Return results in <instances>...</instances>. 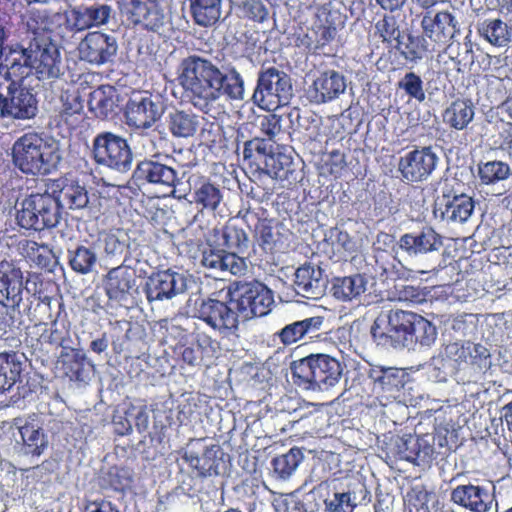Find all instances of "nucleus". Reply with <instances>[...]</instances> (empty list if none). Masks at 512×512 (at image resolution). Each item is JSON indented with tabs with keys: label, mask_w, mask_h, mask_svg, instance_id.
I'll return each instance as SVG.
<instances>
[{
	"label": "nucleus",
	"mask_w": 512,
	"mask_h": 512,
	"mask_svg": "<svg viewBox=\"0 0 512 512\" xmlns=\"http://www.w3.org/2000/svg\"><path fill=\"white\" fill-rule=\"evenodd\" d=\"M178 81L190 103L204 113H209L221 97L245 100L244 78L232 62L188 56L181 61Z\"/></svg>",
	"instance_id": "nucleus-1"
},
{
	"label": "nucleus",
	"mask_w": 512,
	"mask_h": 512,
	"mask_svg": "<svg viewBox=\"0 0 512 512\" xmlns=\"http://www.w3.org/2000/svg\"><path fill=\"white\" fill-rule=\"evenodd\" d=\"M219 245H208L202 252L201 264L215 274L243 276L248 265L242 256L249 244L247 233L233 224L224 226L220 232Z\"/></svg>",
	"instance_id": "nucleus-2"
},
{
	"label": "nucleus",
	"mask_w": 512,
	"mask_h": 512,
	"mask_svg": "<svg viewBox=\"0 0 512 512\" xmlns=\"http://www.w3.org/2000/svg\"><path fill=\"white\" fill-rule=\"evenodd\" d=\"M293 383L300 389L326 392L342 378V364L328 354H310L290 364Z\"/></svg>",
	"instance_id": "nucleus-3"
},
{
	"label": "nucleus",
	"mask_w": 512,
	"mask_h": 512,
	"mask_svg": "<svg viewBox=\"0 0 512 512\" xmlns=\"http://www.w3.org/2000/svg\"><path fill=\"white\" fill-rule=\"evenodd\" d=\"M184 176L185 172H180L162 161L159 155H153L136 163L131 180L139 188L153 186L161 190L164 195L181 200L191 192V187L183 182Z\"/></svg>",
	"instance_id": "nucleus-4"
},
{
	"label": "nucleus",
	"mask_w": 512,
	"mask_h": 512,
	"mask_svg": "<svg viewBox=\"0 0 512 512\" xmlns=\"http://www.w3.org/2000/svg\"><path fill=\"white\" fill-rule=\"evenodd\" d=\"M16 223L25 230L43 231L56 227L62 217L56 190L32 191L15 205Z\"/></svg>",
	"instance_id": "nucleus-5"
},
{
	"label": "nucleus",
	"mask_w": 512,
	"mask_h": 512,
	"mask_svg": "<svg viewBox=\"0 0 512 512\" xmlns=\"http://www.w3.org/2000/svg\"><path fill=\"white\" fill-rule=\"evenodd\" d=\"M12 162L21 172L28 175H46L50 173L55 160L53 144L42 135L29 132L20 136L12 145Z\"/></svg>",
	"instance_id": "nucleus-6"
},
{
	"label": "nucleus",
	"mask_w": 512,
	"mask_h": 512,
	"mask_svg": "<svg viewBox=\"0 0 512 512\" xmlns=\"http://www.w3.org/2000/svg\"><path fill=\"white\" fill-rule=\"evenodd\" d=\"M367 376L372 384L373 393L383 405L397 402L407 407L415 404L411 394L413 383L409 373L404 369L371 365Z\"/></svg>",
	"instance_id": "nucleus-7"
},
{
	"label": "nucleus",
	"mask_w": 512,
	"mask_h": 512,
	"mask_svg": "<svg viewBox=\"0 0 512 512\" xmlns=\"http://www.w3.org/2000/svg\"><path fill=\"white\" fill-rule=\"evenodd\" d=\"M293 97L290 75L276 67H261L257 73L252 101L259 108L271 111L287 105Z\"/></svg>",
	"instance_id": "nucleus-8"
},
{
	"label": "nucleus",
	"mask_w": 512,
	"mask_h": 512,
	"mask_svg": "<svg viewBox=\"0 0 512 512\" xmlns=\"http://www.w3.org/2000/svg\"><path fill=\"white\" fill-rule=\"evenodd\" d=\"M194 317L223 338L236 335L242 318L233 296L227 294L225 300L209 297L196 301Z\"/></svg>",
	"instance_id": "nucleus-9"
},
{
	"label": "nucleus",
	"mask_w": 512,
	"mask_h": 512,
	"mask_svg": "<svg viewBox=\"0 0 512 512\" xmlns=\"http://www.w3.org/2000/svg\"><path fill=\"white\" fill-rule=\"evenodd\" d=\"M413 316L414 312L399 309L381 312L371 327L374 342L385 349H405L412 341Z\"/></svg>",
	"instance_id": "nucleus-10"
},
{
	"label": "nucleus",
	"mask_w": 512,
	"mask_h": 512,
	"mask_svg": "<svg viewBox=\"0 0 512 512\" xmlns=\"http://www.w3.org/2000/svg\"><path fill=\"white\" fill-rule=\"evenodd\" d=\"M122 16L135 27L158 35L169 30L171 21L162 0H117Z\"/></svg>",
	"instance_id": "nucleus-11"
},
{
	"label": "nucleus",
	"mask_w": 512,
	"mask_h": 512,
	"mask_svg": "<svg viewBox=\"0 0 512 512\" xmlns=\"http://www.w3.org/2000/svg\"><path fill=\"white\" fill-rule=\"evenodd\" d=\"M91 156L97 165L118 173L132 168L133 152L127 139L111 131H102L93 138Z\"/></svg>",
	"instance_id": "nucleus-12"
},
{
	"label": "nucleus",
	"mask_w": 512,
	"mask_h": 512,
	"mask_svg": "<svg viewBox=\"0 0 512 512\" xmlns=\"http://www.w3.org/2000/svg\"><path fill=\"white\" fill-rule=\"evenodd\" d=\"M227 295L233 296L243 319L265 316L274 304L272 290L257 280L233 282L228 286Z\"/></svg>",
	"instance_id": "nucleus-13"
},
{
	"label": "nucleus",
	"mask_w": 512,
	"mask_h": 512,
	"mask_svg": "<svg viewBox=\"0 0 512 512\" xmlns=\"http://www.w3.org/2000/svg\"><path fill=\"white\" fill-rule=\"evenodd\" d=\"M293 159L289 154L275 150L253 180L255 186L251 187L248 196L258 203L270 199L275 190V181L295 180L293 178Z\"/></svg>",
	"instance_id": "nucleus-14"
},
{
	"label": "nucleus",
	"mask_w": 512,
	"mask_h": 512,
	"mask_svg": "<svg viewBox=\"0 0 512 512\" xmlns=\"http://www.w3.org/2000/svg\"><path fill=\"white\" fill-rule=\"evenodd\" d=\"M434 443L435 437L429 433L392 437L388 444L387 457L405 460L417 466H427L434 458Z\"/></svg>",
	"instance_id": "nucleus-15"
},
{
	"label": "nucleus",
	"mask_w": 512,
	"mask_h": 512,
	"mask_svg": "<svg viewBox=\"0 0 512 512\" xmlns=\"http://www.w3.org/2000/svg\"><path fill=\"white\" fill-rule=\"evenodd\" d=\"M440 157L432 146L416 147L399 158L397 171L404 183H423L436 170Z\"/></svg>",
	"instance_id": "nucleus-16"
},
{
	"label": "nucleus",
	"mask_w": 512,
	"mask_h": 512,
	"mask_svg": "<svg viewBox=\"0 0 512 512\" xmlns=\"http://www.w3.org/2000/svg\"><path fill=\"white\" fill-rule=\"evenodd\" d=\"M64 17L70 31L82 32L109 24L115 18V11L107 3L92 2L71 6Z\"/></svg>",
	"instance_id": "nucleus-17"
},
{
	"label": "nucleus",
	"mask_w": 512,
	"mask_h": 512,
	"mask_svg": "<svg viewBox=\"0 0 512 512\" xmlns=\"http://www.w3.org/2000/svg\"><path fill=\"white\" fill-rule=\"evenodd\" d=\"M165 112V103L161 95L148 92L136 93L126 105V118L130 126L149 129Z\"/></svg>",
	"instance_id": "nucleus-18"
},
{
	"label": "nucleus",
	"mask_w": 512,
	"mask_h": 512,
	"mask_svg": "<svg viewBox=\"0 0 512 512\" xmlns=\"http://www.w3.org/2000/svg\"><path fill=\"white\" fill-rule=\"evenodd\" d=\"M187 277L185 274L172 269L153 272L147 277L144 293L147 301L163 302L184 294L187 291Z\"/></svg>",
	"instance_id": "nucleus-19"
},
{
	"label": "nucleus",
	"mask_w": 512,
	"mask_h": 512,
	"mask_svg": "<svg viewBox=\"0 0 512 512\" xmlns=\"http://www.w3.org/2000/svg\"><path fill=\"white\" fill-rule=\"evenodd\" d=\"M328 283L327 264L322 262H305L294 272V290L303 298H321L326 292Z\"/></svg>",
	"instance_id": "nucleus-20"
},
{
	"label": "nucleus",
	"mask_w": 512,
	"mask_h": 512,
	"mask_svg": "<svg viewBox=\"0 0 512 512\" xmlns=\"http://www.w3.org/2000/svg\"><path fill=\"white\" fill-rule=\"evenodd\" d=\"M474 199L464 193H454L444 190L441 197L435 201L434 216L447 224H464L473 215Z\"/></svg>",
	"instance_id": "nucleus-21"
},
{
	"label": "nucleus",
	"mask_w": 512,
	"mask_h": 512,
	"mask_svg": "<svg viewBox=\"0 0 512 512\" xmlns=\"http://www.w3.org/2000/svg\"><path fill=\"white\" fill-rule=\"evenodd\" d=\"M104 288L110 301L121 306H126L131 302L138 288L132 263H124L111 268L105 276Z\"/></svg>",
	"instance_id": "nucleus-22"
},
{
	"label": "nucleus",
	"mask_w": 512,
	"mask_h": 512,
	"mask_svg": "<svg viewBox=\"0 0 512 512\" xmlns=\"http://www.w3.org/2000/svg\"><path fill=\"white\" fill-rule=\"evenodd\" d=\"M220 447L205 445L204 439H193L184 450L182 459L202 478L218 475L221 462Z\"/></svg>",
	"instance_id": "nucleus-23"
},
{
	"label": "nucleus",
	"mask_w": 512,
	"mask_h": 512,
	"mask_svg": "<svg viewBox=\"0 0 512 512\" xmlns=\"http://www.w3.org/2000/svg\"><path fill=\"white\" fill-rule=\"evenodd\" d=\"M420 27L426 38L437 47L449 45L456 33L460 31L458 21L448 11L435 14L425 12L421 17Z\"/></svg>",
	"instance_id": "nucleus-24"
},
{
	"label": "nucleus",
	"mask_w": 512,
	"mask_h": 512,
	"mask_svg": "<svg viewBox=\"0 0 512 512\" xmlns=\"http://www.w3.org/2000/svg\"><path fill=\"white\" fill-rule=\"evenodd\" d=\"M67 71L58 46L54 43L35 44L33 72L41 81L61 80Z\"/></svg>",
	"instance_id": "nucleus-25"
},
{
	"label": "nucleus",
	"mask_w": 512,
	"mask_h": 512,
	"mask_svg": "<svg viewBox=\"0 0 512 512\" xmlns=\"http://www.w3.org/2000/svg\"><path fill=\"white\" fill-rule=\"evenodd\" d=\"M0 61V75L11 83L22 80L33 72L34 49L32 44L28 48L16 43L7 46Z\"/></svg>",
	"instance_id": "nucleus-26"
},
{
	"label": "nucleus",
	"mask_w": 512,
	"mask_h": 512,
	"mask_svg": "<svg viewBox=\"0 0 512 512\" xmlns=\"http://www.w3.org/2000/svg\"><path fill=\"white\" fill-rule=\"evenodd\" d=\"M444 354L446 358L457 362L459 365H470L477 374L486 372L491 366L489 349L470 340L449 343L444 348Z\"/></svg>",
	"instance_id": "nucleus-27"
},
{
	"label": "nucleus",
	"mask_w": 512,
	"mask_h": 512,
	"mask_svg": "<svg viewBox=\"0 0 512 512\" xmlns=\"http://www.w3.org/2000/svg\"><path fill=\"white\" fill-rule=\"evenodd\" d=\"M347 78L339 71L329 69L320 72L307 90V98L313 104H325L340 98L346 92Z\"/></svg>",
	"instance_id": "nucleus-28"
},
{
	"label": "nucleus",
	"mask_w": 512,
	"mask_h": 512,
	"mask_svg": "<svg viewBox=\"0 0 512 512\" xmlns=\"http://www.w3.org/2000/svg\"><path fill=\"white\" fill-rule=\"evenodd\" d=\"M16 83L8 86V96H5L1 106V118L28 120L36 116L38 101L36 95L28 88L15 87Z\"/></svg>",
	"instance_id": "nucleus-29"
},
{
	"label": "nucleus",
	"mask_w": 512,
	"mask_h": 512,
	"mask_svg": "<svg viewBox=\"0 0 512 512\" xmlns=\"http://www.w3.org/2000/svg\"><path fill=\"white\" fill-rule=\"evenodd\" d=\"M397 245L409 257L418 258L439 253L443 247V237L431 226H424L418 231L401 235Z\"/></svg>",
	"instance_id": "nucleus-30"
},
{
	"label": "nucleus",
	"mask_w": 512,
	"mask_h": 512,
	"mask_svg": "<svg viewBox=\"0 0 512 512\" xmlns=\"http://www.w3.org/2000/svg\"><path fill=\"white\" fill-rule=\"evenodd\" d=\"M78 49L82 60L90 64L102 65L113 60L118 44L113 35L92 32L80 42Z\"/></svg>",
	"instance_id": "nucleus-31"
},
{
	"label": "nucleus",
	"mask_w": 512,
	"mask_h": 512,
	"mask_svg": "<svg viewBox=\"0 0 512 512\" xmlns=\"http://www.w3.org/2000/svg\"><path fill=\"white\" fill-rule=\"evenodd\" d=\"M58 363L63 375L77 387H84L91 381L95 365L81 349L62 351Z\"/></svg>",
	"instance_id": "nucleus-32"
},
{
	"label": "nucleus",
	"mask_w": 512,
	"mask_h": 512,
	"mask_svg": "<svg viewBox=\"0 0 512 512\" xmlns=\"http://www.w3.org/2000/svg\"><path fill=\"white\" fill-rule=\"evenodd\" d=\"M450 500L470 512H488L492 508L494 495L487 486L467 483L453 488Z\"/></svg>",
	"instance_id": "nucleus-33"
},
{
	"label": "nucleus",
	"mask_w": 512,
	"mask_h": 512,
	"mask_svg": "<svg viewBox=\"0 0 512 512\" xmlns=\"http://www.w3.org/2000/svg\"><path fill=\"white\" fill-rule=\"evenodd\" d=\"M21 437V452L24 455L39 457L48 447V436L44 433L42 421L36 414L17 421Z\"/></svg>",
	"instance_id": "nucleus-34"
},
{
	"label": "nucleus",
	"mask_w": 512,
	"mask_h": 512,
	"mask_svg": "<svg viewBox=\"0 0 512 512\" xmlns=\"http://www.w3.org/2000/svg\"><path fill=\"white\" fill-rule=\"evenodd\" d=\"M370 284V277L365 273H354L343 277H334L331 281L332 296L343 302L360 301Z\"/></svg>",
	"instance_id": "nucleus-35"
},
{
	"label": "nucleus",
	"mask_w": 512,
	"mask_h": 512,
	"mask_svg": "<svg viewBox=\"0 0 512 512\" xmlns=\"http://www.w3.org/2000/svg\"><path fill=\"white\" fill-rule=\"evenodd\" d=\"M191 196V203H194L199 211L215 214L223 204L224 189L208 178H200L195 183Z\"/></svg>",
	"instance_id": "nucleus-36"
},
{
	"label": "nucleus",
	"mask_w": 512,
	"mask_h": 512,
	"mask_svg": "<svg viewBox=\"0 0 512 512\" xmlns=\"http://www.w3.org/2000/svg\"><path fill=\"white\" fill-rule=\"evenodd\" d=\"M90 111L99 119H112L118 113L119 94L111 85H101L89 95Z\"/></svg>",
	"instance_id": "nucleus-37"
},
{
	"label": "nucleus",
	"mask_w": 512,
	"mask_h": 512,
	"mask_svg": "<svg viewBox=\"0 0 512 512\" xmlns=\"http://www.w3.org/2000/svg\"><path fill=\"white\" fill-rule=\"evenodd\" d=\"M98 241L103 249L104 259L110 263H132L129 256L130 238L120 230L101 234Z\"/></svg>",
	"instance_id": "nucleus-38"
},
{
	"label": "nucleus",
	"mask_w": 512,
	"mask_h": 512,
	"mask_svg": "<svg viewBox=\"0 0 512 512\" xmlns=\"http://www.w3.org/2000/svg\"><path fill=\"white\" fill-rule=\"evenodd\" d=\"M324 318L321 316L308 317L286 324L278 330L274 337L285 346L292 345L306 336L312 337L322 327Z\"/></svg>",
	"instance_id": "nucleus-39"
},
{
	"label": "nucleus",
	"mask_w": 512,
	"mask_h": 512,
	"mask_svg": "<svg viewBox=\"0 0 512 512\" xmlns=\"http://www.w3.org/2000/svg\"><path fill=\"white\" fill-rule=\"evenodd\" d=\"M67 263L77 274H90L96 270L98 264L97 248L88 241L72 245L67 249Z\"/></svg>",
	"instance_id": "nucleus-40"
},
{
	"label": "nucleus",
	"mask_w": 512,
	"mask_h": 512,
	"mask_svg": "<svg viewBox=\"0 0 512 512\" xmlns=\"http://www.w3.org/2000/svg\"><path fill=\"white\" fill-rule=\"evenodd\" d=\"M165 125L174 138L188 139L197 132L199 119L191 111L174 109L165 117Z\"/></svg>",
	"instance_id": "nucleus-41"
},
{
	"label": "nucleus",
	"mask_w": 512,
	"mask_h": 512,
	"mask_svg": "<svg viewBox=\"0 0 512 512\" xmlns=\"http://www.w3.org/2000/svg\"><path fill=\"white\" fill-rule=\"evenodd\" d=\"M24 359V354L18 352L0 353V394L11 390L20 381Z\"/></svg>",
	"instance_id": "nucleus-42"
},
{
	"label": "nucleus",
	"mask_w": 512,
	"mask_h": 512,
	"mask_svg": "<svg viewBox=\"0 0 512 512\" xmlns=\"http://www.w3.org/2000/svg\"><path fill=\"white\" fill-rule=\"evenodd\" d=\"M335 16L339 17V14L337 12L332 13L326 7L318 10L317 20L313 26L315 46L310 49L320 50L335 39L337 34Z\"/></svg>",
	"instance_id": "nucleus-43"
},
{
	"label": "nucleus",
	"mask_w": 512,
	"mask_h": 512,
	"mask_svg": "<svg viewBox=\"0 0 512 512\" xmlns=\"http://www.w3.org/2000/svg\"><path fill=\"white\" fill-rule=\"evenodd\" d=\"M429 45V40L423 33L422 35L407 33L398 40L395 47L407 62L418 64L431 51Z\"/></svg>",
	"instance_id": "nucleus-44"
},
{
	"label": "nucleus",
	"mask_w": 512,
	"mask_h": 512,
	"mask_svg": "<svg viewBox=\"0 0 512 512\" xmlns=\"http://www.w3.org/2000/svg\"><path fill=\"white\" fill-rule=\"evenodd\" d=\"M478 32L495 47H506L512 41V26L500 18L486 19L478 27Z\"/></svg>",
	"instance_id": "nucleus-45"
},
{
	"label": "nucleus",
	"mask_w": 512,
	"mask_h": 512,
	"mask_svg": "<svg viewBox=\"0 0 512 512\" xmlns=\"http://www.w3.org/2000/svg\"><path fill=\"white\" fill-rule=\"evenodd\" d=\"M56 199L61 214L65 208L80 210L86 208L89 203L88 191L85 186L74 181L66 183L59 190H56Z\"/></svg>",
	"instance_id": "nucleus-46"
},
{
	"label": "nucleus",
	"mask_w": 512,
	"mask_h": 512,
	"mask_svg": "<svg viewBox=\"0 0 512 512\" xmlns=\"http://www.w3.org/2000/svg\"><path fill=\"white\" fill-rule=\"evenodd\" d=\"M475 108L469 99H457L445 110L443 119L456 130L465 129L473 120Z\"/></svg>",
	"instance_id": "nucleus-47"
},
{
	"label": "nucleus",
	"mask_w": 512,
	"mask_h": 512,
	"mask_svg": "<svg viewBox=\"0 0 512 512\" xmlns=\"http://www.w3.org/2000/svg\"><path fill=\"white\" fill-rule=\"evenodd\" d=\"M512 174L510 165L501 160H492L478 164V177L481 185L499 189V184Z\"/></svg>",
	"instance_id": "nucleus-48"
},
{
	"label": "nucleus",
	"mask_w": 512,
	"mask_h": 512,
	"mask_svg": "<svg viewBox=\"0 0 512 512\" xmlns=\"http://www.w3.org/2000/svg\"><path fill=\"white\" fill-rule=\"evenodd\" d=\"M190 9L196 24L209 27L221 17L222 0H190Z\"/></svg>",
	"instance_id": "nucleus-49"
},
{
	"label": "nucleus",
	"mask_w": 512,
	"mask_h": 512,
	"mask_svg": "<svg viewBox=\"0 0 512 512\" xmlns=\"http://www.w3.org/2000/svg\"><path fill=\"white\" fill-rule=\"evenodd\" d=\"M436 326L421 315L414 313L410 335L411 343L407 344L406 349H414L416 345L421 347H431L437 339Z\"/></svg>",
	"instance_id": "nucleus-50"
},
{
	"label": "nucleus",
	"mask_w": 512,
	"mask_h": 512,
	"mask_svg": "<svg viewBox=\"0 0 512 512\" xmlns=\"http://www.w3.org/2000/svg\"><path fill=\"white\" fill-rule=\"evenodd\" d=\"M275 150L277 147L274 146V142L256 137L244 143L243 157L256 166V175Z\"/></svg>",
	"instance_id": "nucleus-51"
},
{
	"label": "nucleus",
	"mask_w": 512,
	"mask_h": 512,
	"mask_svg": "<svg viewBox=\"0 0 512 512\" xmlns=\"http://www.w3.org/2000/svg\"><path fill=\"white\" fill-rule=\"evenodd\" d=\"M303 458L304 455L298 447H293L288 452L275 456L271 461L275 478L283 481L290 479Z\"/></svg>",
	"instance_id": "nucleus-52"
},
{
	"label": "nucleus",
	"mask_w": 512,
	"mask_h": 512,
	"mask_svg": "<svg viewBox=\"0 0 512 512\" xmlns=\"http://www.w3.org/2000/svg\"><path fill=\"white\" fill-rule=\"evenodd\" d=\"M448 326L455 339L467 338L471 341L478 335L479 318L472 313L458 314L449 321Z\"/></svg>",
	"instance_id": "nucleus-53"
},
{
	"label": "nucleus",
	"mask_w": 512,
	"mask_h": 512,
	"mask_svg": "<svg viewBox=\"0 0 512 512\" xmlns=\"http://www.w3.org/2000/svg\"><path fill=\"white\" fill-rule=\"evenodd\" d=\"M23 25L27 32L34 35V40L50 31L52 20L46 9H32L23 16Z\"/></svg>",
	"instance_id": "nucleus-54"
},
{
	"label": "nucleus",
	"mask_w": 512,
	"mask_h": 512,
	"mask_svg": "<svg viewBox=\"0 0 512 512\" xmlns=\"http://www.w3.org/2000/svg\"><path fill=\"white\" fill-rule=\"evenodd\" d=\"M398 88L410 98L419 103L426 100L424 83L421 77L415 72H407L399 81Z\"/></svg>",
	"instance_id": "nucleus-55"
},
{
	"label": "nucleus",
	"mask_w": 512,
	"mask_h": 512,
	"mask_svg": "<svg viewBox=\"0 0 512 512\" xmlns=\"http://www.w3.org/2000/svg\"><path fill=\"white\" fill-rule=\"evenodd\" d=\"M238 10L242 18L263 23L269 17V9L261 0H244L238 4Z\"/></svg>",
	"instance_id": "nucleus-56"
},
{
	"label": "nucleus",
	"mask_w": 512,
	"mask_h": 512,
	"mask_svg": "<svg viewBox=\"0 0 512 512\" xmlns=\"http://www.w3.org/2000/svg\"><path fill=\"white\" fill-rule=\"evenodd\" d=\"M375 28L383 42L388 44H392L393 41L398 44V40L402 37L399 25L394 16L385 15L376 23Z\"/></svg>",
	"instance_id": "nucleus-57"
},
{
	"label": "nucleus",
	"mask_w": 512,
	"mask_h": 512,
	"mask_svg": "<svg viewBox=\"0 0 512 512\" xmlns=\"http://www.w3.org/2000/svg\"><path fill=\"white\" fill-rule=\"evenodd\" d=\"M259 128L263 135L267 136V140L273 142V139L282 130V116L275 113L262 116L260 119Z\"/></svg>",
	"instance_id": "nucleus-58"
},
{
	"label": "nucleus",
	"mask_w": 512,
	"mask_h": 512,
	"mask_svg": "<svg viewBox=\"0 0 512 512\" xmlns=\"http://www.w3.org/2000/svg\"><path fill=\"white\" fill-rule=\"evenodd\" d=\"M324 503L328 512H353L355 507L350 492L335 493L332 499H326Z\"/></svg>",
	"instance_id": "nucleus-59"
},
{
	"label": "nucleus",
	"mask_w": 512,
	"mask_h": 512,
	"mask_svg": "<svg viewBox=\"0 0 512 512\" xmlns=\"http://www.w3.org/2000/svg\"><path fill=\"white\" fill-rule=\"evenodd\" d=\"M193 345L200 352L203 359L213 358L218 349L217 341L204 332L195 334Z\"/></svg>",
	"instance_id": "nucleus-60"
},
{
	"label": "nucleus",
	"mask_w": 512,
	"mask_h": 512,
	"mask_svg": "<svg viewBox=\"0 0 512 512\" xmlns=\"http://www.w3.org/2000/svg\"><path fill=\"white\" fill-rule=\"evenodd\" d=\"M445 357V354L432 357L427 366L429 377L436 382H444L447 379L450 359L447 360Z\"/></svg>",
	"instance_id": "nucleus-61"
},
{
	"label": "nucleus",
	"mask_w": 512,
	"mask_h": 512,
	"mask_svg": "<svg viewBox=\"0 0 512 512\" xmlns=\"http://www.w3.org/2000/svg\"><path fill=\"white\" fill-rule=\"evenodd\" d=\"M47 342L56 347H61L63 349L62 351H68V349H70L68 330L58 321H53L49 328Z\"/></svg>",
	"instance_id": "nucleus-62"
},
{
	"label": "nucleus",
	"mask_w": 512,
	"mask_h": 512,
	"mask_svg": "<svg viewBox=\"0 0 512 512\" xmlns=\"http://www.w3.org/2000/svg\"><path fill=\"white\" fill-rule=\"evenodd\" d=\"M112 424L117 435L124 436L130 434L133 430L130 407L116 410Z\"/></svg>",
	"instance_id": "nucleus-63"
},
{
	"label": "nucleus",
	"mask_w": 512,
	"mask_h": 512,
	"mask_svg": "<svg viewBox=\"0 0 512 512\" xmlns=\"http://www.w3.org/2000/svg\"><path fill=\"white\" fill-rule=\"evenodd\" d=\"M261 247L265 251H272L274 245L277 242L279 233L274 231L273 227L265 220L255 228Z\"/></svg>",
	"instance_id": "nucleus-64"
}]
</instances>
